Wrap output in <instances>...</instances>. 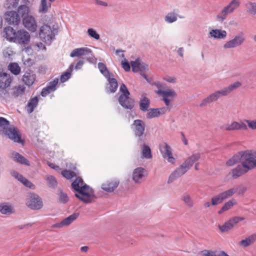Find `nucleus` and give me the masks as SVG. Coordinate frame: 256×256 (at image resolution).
<instances>
[{
    "instance_id": "obj_1",
    "label": "nucleus",
    "mask_w": 256,
    "mask_h": 256,
    "mask_svg": "<svg viewBox=\"0 0 256 256\" xmlns=\"http://www.w3.org/2000/svg\"><path fill=\"white\" fill-rule=\"evenodd\" d=\"M240 164L232 170L233 178H236L256 168V150H247L244 152L240 158Z\"/></svg>"
},
{
    "instance_id": "obj_2",
    "label": "nucleus",
    "mask_w": 256,
    "mask_h": 256,
    "mask_svg": "<svg viewBox=\"0 0 256 256\" xmlns=\"http://www.w3.org/2000/svg\"><path fill=\"white\" fill-rule=\"evenodd\" d=\"M0 134L8 136L16 142H21L20 136L14 126H10V122L3 117H0Z\"/></svg>"
},
{
    "instance_id": "obj_3",
    "label": "nucleus",
    "mask_w": 256,
    "mask_h": 256,
    "mask_svg": "<svg viewBox=\"0 0 256 256\" xmlns=\"http://www.w3.org/2000/svg\"><path fill=\"white\" fill-rule=\"evenodd\" d=\"M240 5V0H232L228 5L224 6L220 12L216 16V20L218 22H222L228 17V16L232 14L238 8Z\"/></svg>"
},
{
    "instance_id": "obj_4",
    "label": "nucleus",
    "mask_w": 256,
    "mask_h": 256,
    "mask_svg": "<svg viewBox=\"0 0 256 256\" xmlns=\"http://www.w3.org/2000/svg\"><path fill=\"white\" fill-rule=\"evenodd\" d=\"M121 94L118 98L120 104L126 109L131 110L134 106V101L130 98V93L124 84H122L120 88Z\"/></svg>"
},
{
    "instance_id": "obj_5",
    "label": "nucleus",
    "mask_w": 256,
    "mask_h": 256,
    "mask_svg": "<svg viewBox=\"0 0 256 256\" xmlns=\"http://www.w3.org/2000/svg\"><path fill=\"white\" fill-rule=\"evenodd\" d=\"M56 29L48 24L42 26L39 30L40 38L46 43L50 44L55 36Z\"/></svg>"
},
{
    "instance_id": "obj_6",
    "label": "nucleus",
    "mask_w": 256,
    "mask_h": 256,
    "mask_svg": "<svg viewBox=\"0 0 256 256\" xmlns=\"http://www.w3.org/2000/svg\"><path fill=\"white\" fill-rule=\"evenodd\" d=\"M75 196L84 202L90 203L92 200L94 194L92 190L88 186L84 184L75 194Z\"/></svg>"
},
{
    "instance_id": "obj_7",
    "label": "nucleus",
    "mask_w": 256,
    "mask_h": 256,
    "mask_svg": "<svg viewBox=\"0 0 256 256\" xmlns=\"http://www.w3.org/2000/svg\"><path fill=\"white\" fill-rule=\"evenodd\" d=\"M246 40L245 37L243 34H238L234 37L226 42L222 46L224 49L230 50L234 48L241 46Z\"/></svg>"
},
{
    "instance_id": "obj_8",
    "label": "nucleus",
    "mask_w": 256,
    "mask_h": 256,
    "mask_svg": "<svg viewBox=\"0 0 256 256\" xmlns=\"http://www.w3.org/2000/svg\"><path fill=\"white\" fill-rule=\"evenodd\" d=\"M26 204L30 208L34 210H40L43 206L42 198L35 194H30L28 196Z\"/></svg>"
},
{
    "instance_id": "obj_9",
    "label": "nucleus",
    "mask_w": 256,
    "mask_h": 256,
    "mask_svg": "<svg viewBox=\"0 0 256 256\" xmlns=\"http://www.w3.org/2000/svg\"><path fill=\"white\" fill-rule=\"evenodd\" d=\"M225 96H226L222 88L216 90L202 99L200 104V106L201 107L205 106L209 104L217 101L221 97Z\"/></svg>"
},
{
    "instance_id": "obj_10",
    "label": "nucleus",
    "mask_w": 256,
    "mask_h": 256,
    "mask_svg": "<svg viewBox=\"0 0 256 256\" xmlns=\"http://www.w3.org/2000/svg\"><path fill=\"white\" fill-rule=\"evenodd\" d=\"M159 148L162 156L165 160L171 164L176 163V159L173 156L172 148L169 145L164 142L160 145Z\"/></svg>"
},
{
    "instance_id": "obj_11",
    "label": "nucleus",
    "mask_w": 256,
    "mask_h": 256,
    "mask_svg": "<svg viewBox=\"0 0 256 256\" xmlns=\"http://www.w3.org/2000/svg\"><path fill=\"white\" fill-rule=\"evenodd\" d=\"M242 216H234L225 222L223 224H218V228L222 232H228L232 230L240 222L244 220Z\"/></svg>"
},
{
    "instance_id": "obj_12",
    "label": "nucleus",
    "mask_w": 256,
    "mask_h": 256,
    "mask_svg": "<svg viewBox=\"0 0 256 256\" xmlns=\"http://www.w3.org/2000/svg\"><path fill=\"white\" fill-rule=\"evenodd\" d=\"M5 21L10 25L18 26L21 22V18L20 14L14 10H9L6 12L4 14Z\"/></svg>"
},
{
    "instance_id": "obj_13",
    "label": "nucleus",
    "mask_w": 256,
    "mask_h": 256,
    "mask_svg": "<svg viewBox=\"0 0 256 256\" xmlns=\"http://www.w3.org/2000/svg\"><path fill=\"white\" fill-rule=\"evenodd\" d=\"M24 28L31 32H36L38 28V22L35 16L32 14L22 20Z\"/></svg>"
},
{
    "instance_id": "obj_14",
    "label": "nucleus",
    "mask_w": 256,
    "mask_h": 256,
    "mask_svg": "<svg viewBox=\"0 0 256 256\" xmlns=\"http://www.w3.org/2000/svg\"><path fill=\"white\" fill-rule=\"evenodd\" d=\"M221 129L226 131L246 130L248 126L242 121H232L230 124H226L221 126Z\"/></svg>"
},
{
    "instance_id": "obj_15",
    "label": "nucleus",
    "mask_w": 256,
    "mask_h": 256,
    "mask_svg": "<svg viewBox=\"0 0 256 256\" xmlns=\"http://www.w3.org/2000/svg\"><path fill=\"white\" fill-rule=\"evenodd\" d=\"M156 92L158 95H160L162 97V100L164 102L165 104L168 107L170 106V102L172 101L174 97L176 96V92L172 89H167L166 90H158Z\"/></svg>"
},
{
    "instance_id": "obj_16",
    "label": "nucleus",
    "mask_w": 256,
    "mask_h": 256,
    "mask_svg": "<svg viewBox=\"0 0 256 256\" xmlns=\"http://www.w3.org/2000/svg\"><path fill=\"white\" fill-rule=\"evenodd\" d=\"M234 190H233L232 188L212 197L211 199L212 205L216 206L222 203L224 200L232 196L234 194Z\"/></svg>"
},
{
    "instance_id": "obj_17",
    "label": "nucleus",
    "mask_w": 256,
    "mask_h": 256,
    "mask_svg": "<svg viewBox=\"0 0 256 256\" xmlns=\"http://www.w3.org/2000/svg\"><path fill=\"white\" fill-rule=\"evenodd\" d=\"M30 38V36L28 32L24 30H20L16 32L14 42L19 44H27Z\"/></svg>"
},
{
    "instance_id": "obj_18",
    "label": "nucleus",
    "mask_w": 256,
    "mask_h": 256,
    "mask_svg": "<svg viewBox=\"0 0 256 256\" xmlns=\"http://www.w3.org/2000/svg\"><path fill=\"white\" fill-rule=\"evenodd\" d=\"M188 170L182 164L172 172L168 176V183L170 184L174 182L178 178L184 175Z\"/></svg>"
},
{
    "instance_id": "obj_19",
    "label": "nucleus",
    "mask_w": 256,
    "mask_h": 256,
    "mask_svg": "<svg viewBox=\"0 0 256 256\" xmlns=\"http://www.w3.org/2000/svg\"><path fill=\"white\" fill-rule=\"evenodd\" d=\"M188 170L182 164L172 172L168 176V183L170 184L174 182L178 178L184 175Z\"/></svg>"
},
{
    "instance_id": "obj_20",
    "label": "nucleus",
    "mask_w": 256,
    "mask_h": 256,
    "mask_svg": "<svg viewBox=\"0 0 256 256\" xmlns=\"http://www.w3.org/2000/svg\"><path fill=\"white\" fill-rule=\"evenodd\" d=\"M120 181L117 178L110 179L104 182L101 186L102 188L108 192H114L118 186Z\"/></svg>"
},
{
    "instance_id": "obj_21",
    "label": "nucleus",
    "mask_w": 256,
    "mask_h": 256,
    "mask_svg": "<svg viewBox=\"0 0 256 256\" xmlns=\"http://www.w3.org/2000/svg\"><path fill=\"white\" fill-rule=\"evenodd\" d=\"M146 175V170L142 167L135 168L132 172V180L136 184H140L142 179Z\"/></svg>"
},
{
    "instance_id": "obj_22",
    "label": "nucleus",
    "mask_w": 256,
    "mask_h": 256,
    "mask_svg": "<svg viewBox=\"0 0 256 256\" xmlns=\"http://www.w3.org/2000/svg\"><path fill=\"white\" fill-rule=\"evenodd\" d=\"M132 128L136 136H141L144 134L145 130L144 122L140 120H134Z\"/></svg>"
},
{
    "instance_id": "obj_23",
    "label": "nucleus",
    "mask_w": 256,
    "mask_h": 256,
    "mask_svg": "<svg viewBox=\"0 0 256 256\" xmlns=\"http://www.w3.org/2000/svg\"><path fill=\"white\" fill-rule=\"evenodd\" d=\"M12 82L10 74L0 71V88L4 90L9 87Z\"/></svg>"
},
{
    "instance_id": "obj_24",
    "label": "nucleus",
    "mask_w": 256,
    "mask_h": 256,
    "mask_svg": "<svg viewBox=\"0 0 256 256\" xmlns=\"http://www.w3.org/2000/svg\"><path fill=\"white\" fill-rule=\"evenodd\" d=\"M209 36L216 40H224L226 38L227 32L222 29H212L208 33Z\"/></svg>"
},
{
    "instance_id": "obj_25",
    "label": "nucleus",
    "mask_w": 256,
    "mask_h": 256,
    "mask_svg": "<svg viewBox=\"0 0 256 256\" xmlns=\"http://www.w3.org/2000/svg\"><path fill=\"white\" fill-rule=\"evenodd\" d=\"M11 174L12 176L17 179L18 181L20 182L25 186L32 189L34 188V185L32 182L16 172L13 171L11 172Z\"/></svg>"
},
{
    "instance_id": "obj_26",
    "label": "nucleus",
    "mask_w": 256,
    "mask_h": 256,
    "mask_svg": "<svg viewBox=\"0 0 256 256\" xmlns=\"http://www.w3.org/2000/svg\"><path fill=\"white\" fill-rule=\"evenodd\" d=\"M92 50L87 47H82L74 49L70 54L72 58L81 56L91 54Z\"/></svg>"
},
{
    "instance_id": "obj_27",
    "label": "nucleus",
    "mask_w": 256,
    "mask_h": 256,
    "mask_svg": "<svg viewBox=\"0 0 256 256\" xmlns=\"http://www.w3.org/2000/svg\"><path fill=\"white\" fill-rule=\"evenodd\" d=\"M130 64L132 70L134 72L144 71L148 68V65L144 62H141L139 59H137L134 61H132Z\"/></svg>"
},
{
    "instance_id": "obj_28",
    "label": "nucleus",
    "mask_w": 256,
    "mask_h": 256,
    "mask_svg": "<svg viewBox=\"0 0 256 256\" xmlns=\"http://www.w3.org/2000/svg\"><path fill=\"white\" fill-rule=\"evenodd\" d=\"M26 91V87L23 85H18L13 86L11 89L10 94L14 98L22 96Z\"/></svg>"
},
{
    "instance_id": "obj_29",
    "label": "nucleus",
    "mask_w": 256,
    "mask_h": 256,
    "mask_svg": "<svg viewBox=\"0 0 256 256\" xmlns=\"http://www.w3.org/2000/svg\"><path fill=\"white\" fill-rule=\"evenodd\" d=\"M58 82V78H55L53 81L50 82L49 84L46 88H44L41 92V95L42 96H46L51 92L54 91L56 88V86Z\"/></svg>"
},
{
    "instance_id": "obj_30",
    "label": "nucleus",
    "mask_w": 256,
    "mask_h": 256,
    "mask_svg": "<svg viewBox=\"0 0 256 256\" xmlns=\"http://www.w3.org/2000/svg\"><path fill=\"white\" fill-rule=\"evenodd\" d=\"M16 32L10 26H6L4 30V36L10 42H14Z\"/></svg>"
},
{
    "instance_id": "obj_31",
    "label": "nucleus",
    "mask_w": 256,
    "mask_h": 256,
    "mask_svg": "<svg viewBox=\"0 0 256 256\" xmlns=\"http://www.w3.org/2000/svg\"><path fill=\"white\" fill-rule=\"evenodd\" d=\"M16 12L20 14V18H22V20L31 15L30 8L26 4H22L18 6Z\"/></svg>"
},
{
    "instance_id": "obj_32",
    "label": "nucleus",
    "mask_w": 256,
    "mask_h": 256,
    "mask_svg": "<svg viewBox=\"0 0 256 256\" xmlns=\"http://www.w3.org/2000/svg\"><path fill=\"white\" fill-rule=\"evenodd\" d=\"M36 80V74L31 70L26 71L22 76V80L28 86H32Z\"/></svg>"
},
{
    "instance_id": "obj_33",
    "label": "nucleus",
    "mask_w": 256,
    "mask_h": 256,
    "mask_svg": "<svg viewBox=\"0 0 256 256\" xmlns=\"http://www.w3.org/2000/svg\"><path fill=\"white\" fill-rule=\"evenodd\" d=\"M200 158V154L199 152L192 154L190 157L187 158L182 164L188 170L193 165L194 162L198 160Z\"/></svg>"
},
{
    "instance_id": "obj_34",
    "label": "nucleus",
    "mask_w": 256,
    "mask_h": 256,
    "mask_svg": "<svg viewBox=\"0 0 256 256\" xmlns=\"http://www.w3.org/2000/svg\"><path fill=\"white\" fill-rule=\"evenodd\" d=\"M14 212L12 204L7 202L0 203V212L2 214L10 215Z\"/></svg>"
},
{
    "instance_id": "obj_35",
    "label": "nucleus",
    "mask_w": 256,
    "mask_h": 256,
    "mask_svg": "<svg viewBox=\"0 0 256 256\" xmlns=\"http://www.w3.org/2000/svg\"><path fill=\"white\" fill-rule=\"evenodd\" d=\"M108 82L109 86L106 88L108 92L110 93H114L116 92L118 87V82L114 78H111L110 76L106 78Z\"/></svg>"
},
{
    "instance_id": "obj_36",
    "label": "nucleus",
    "mask_w": 256,
    "mask_h": 256,
    "mask_svg": "<svg viewBox=\"0 0 256 256\" xmlns=\"http://www.w3.org/2000/svg\"><path fill=\"white\" fill-rule=\"evenodd\" d=\"M256 240V234H252L238 242L240 246L246 248L252 244Z\"/></svg>"
},
{
    "instance_id": "obj_37",
    "label": "nucleus",
    "mask_w": 256,
    "mask_h": 256,
    "mask_svg": "<svg viewBox=\"0 0 256 256\" xmlns=\"http://www.w3.org/2000/svg\"><path fill=\"white\" fill-rule=\"evenodd\" d=\"M179 17L180 18H182L183 16H178V14L175 12H168L164 16V20L168 24H172L176 22Z\"/></svg>"
},
{
    "instance_id": "obj_38",
    "label": "nucleus",
    "mask_w": 256,
    "mask_h": 256,
    "mask_svg": "<svg viewBox=\"0 0 256 256\" xmlns=\"http://www.w3.org/2000/svg\"><path fill=\"white\" fill-rule=\"evenodd\" d=\"M242 86V84L241 82L236 81L230 84L228 86L222 89L226 96L230 94L233 90L240 88Z\"/></svg>"
},
{
    "instance_id": "obj_39",
    "label": "nucleus",
    "mask_w": 256,
    "mask_h": 256,
    "mask_svg": "<svg viewBox=\"0 0 256 256\" xmlns=\"http://www.w3.org/2000/svg\"><path fill=\"white\" fill-rule=\"evenodd\" d=\"M246 12L250 15L256 16V2L248 1L244 5Z\"/></svg>"
},
{
    "instance_id": "obj_40",
    "label": "nucleus",
    "mask_w": 256,
    "mask_h": 256,
    "mask_svg": "<svg viewBox=\"0 0 256 256\" xmlns=\"http://www.w3.org/2000/svg\"><path fill=\"white\" fill-rule=\"evenodd\" d=\"M12 156V159L16 162L26 166L30 165L28 160L18 152H13Z\"/></svg>"
},
{
    "instance_id": "obj_41",
    "label": "nucleus",
    "mask_w": 256,
    "mask_h": 256,
    "mask_svg": "<svg viewBox=\"0 0 256 256\" xmlns=\"http://www.w3.org/2000/svg\"><path fill=\"white\" fill-rule=\"evenodd\" d=\"M236 204V202L235 200L232 199L229 200L222 206L221 209L218 212V214H222L224 212L232 208Z\"/></svg>"
},
{
    "instance_id": "obj_42",
    "label": "nucleus",
    "mask_w": 256,
    "mask_h": 256,
    "mask_svg": "<svg viewBox=\"0 0 256 256\" xmlns=\"http://www.w3.org/2000/svg\"><path fill=\"white\" fill-rule=\"evenodd\" d=\"M150 102L149 99L144 96H142L140 101V108L142 111L148 110L150 106Z\"/></svg>"
},
{
    "instance_id": "obj_43",
    "label": "nucleus",
    "mask_w": 256,
    "mask_h": 256,
    "mask_svg": "<svg viewBox=\"0 0 256 256\" xmlns=\"http://www.w3.org/2000/svg\"><path fill=\"white\" fill-rule=\"evenodd\" d=\"M50 6V2H48L47 0H40L38 12L40 13H46Z\"/></svg>"
},
{
    "instance_id": "obj_44",
    "label": "nucleus",
    "mask_w": 256,
    "mask_h": 256,
    "mask_svg": "<svg viewBox=\"0 0 256 256\" xmlns=\"http://www.w3.org/2000/svg\"><path fill=\"white\" fill-rule=\"evenodd\" d=\"M78 213H74L68 217L62 220L64 226H70L72 224L78 216Z\"/></svg>"
},
{
    "instance_id": "obj_45",
    "label": "nucleus",
    "mask_w": 256,
    "mask_h": 256,
    "mask_svg": "<svg viewBox=\"0 0 256 256\" xmlns=\"http://www.w3.org/2000/svg\"><path fill=\"white\" fill-rule=\"evenodd\" d=\"M38 104V98L37 97H34L31 98L27 104V112L30 114L32 113L34 108L37 106Z\"/></svg>"
},
{
    "instance_id": "obj_46",
    "label": "nucleus",
    "mask_w": 256,
    "mask_h": 256,
    "mask_svg": "<svg viewBox=\"0 0 256 256\" xmlns=\"http://www.w3.org/2000/svg\"><path fill=\"white\" fill-rule=\"evenodd\" d=\"M182 200L187 206L192 208L194 206V201L188 194H184L182 196Z\"/></svg>"
},
{
    "instance_id": "obj_47",
    "label": "nucleus",
    "mask_w": 256,
    "mask_h": 256,
    "mask_svg": "<svg viewBox=\"0 0 256 256\" xmlns=\"http://www.w3.org/2000/svg\"><path fill=\"white\" fill-rule=\"evenodd\" d=\"M84 184L82 180L80 178H78L72 184V188L78 192L80 190L81 188L84 186Z\"/></svg>"
},
{
    "instance_id": "obj_48",
    "label": "nucleus",
    "mask_w": 256,
    "mask_h": 256,
    "mask_svg": "<svg viewBox=\"0 0 256 256\" xmlns=\"http://www.w3.org/2000/svg\"><path fill=\"white\" fill-rule=\"evenodd\" d=\"M8 68L10 72L14 75H18L20 72V68L17 63H10Z\"/></svg>"
},
{
    "instance_id": "obj_49",
    "label": "nucleus",
    "mask_w": 256,
    "mask_h": 256,
    "mask_svg": "<svg viewBox=\"0 0 256 256\" xmlns=\"http://www.w3.org/2000/svg\"><path fill=\"white\" fill-rule=\"evenodd\" d=\"M98 66L100 71L106 78L110 76V73L105 64L102 62H99Z\"/></svg>"
},
{
    "instance_id": "obj_50",
    "label": "nucleus",
    "mask_w": 256,
    "mask_h": 256,
    "mask_svg": "<svg viewBox=\"0 0 256 256\" xmlns=\"http://www.w3.org/2000/svg\"><path fill=\"white\" fill-rule=\"evenodd\" d=\"M142 158L150 159L152 158L151 150L150 148L146 145H144L142 148Z\"/></svg>"
},
{
    "instance_id": "obj_51",
    "label": "nucleus",
    "mask_w": 256,
    "mask_h": 256,
    "mask_svg": "<svg viewBox=\"0 0 256 256\" xmlns=\"http://www.w3.org/2000/svg\"><path fill=\"white\" fill-rule=\"evenodd\" d=\"M19 0H6L4 6L8 9L16 8L18 4Z\"/></svg>"
},
{
    "instance_id": "obj_52",
    "label": "nucleus",
    "mask_w": 256,
    "mask_h": 256,
    "mask_svg": "<svg viewBox=\"0 0 256 256\" xmlns=\"http://www.w3.org/2000/svg\"><path fill=\"white\" fill-rule=\"evenodd\" d=\"M234 190V194L236 193L238 195H242L244 194L246 190V187L244 185H238L232 188Z\"/></svg>"
},
{
    "instance_id": "obj_53",
    "label": "nucleus",
    "mask_w": 256,
    "mask_h": 256,
    "mask_svg": "<svg viewBox=\"0 0 256 256\" xmlns=\"http://www.w3.org/2000/svg\"><path fill=\"white\" fill-rule=\"evenodd\" d=\"M159 116L158 108H151L146 114L148 118H152Z\"/></svg>"
},
{
    "instance_id": "obj_54",
    "label": "nucleus",
    "mask_w": 256,
    "mask_h": 256,
    "mask_svg": "<svg viewBox=\"0 0 256 256\" xmlns=\"http://www.w3.org/2000/svg\"><path fill=\"white\" fill-rule=\"evenodd\" d=\"M88 35L92 38H93L95 40H98L100 38V34L97 32L92 28H90L87 31Z\"/></svg>"
},
{
    "instance_id": "obj_55",
    "label": "nucleus",
    "mask_w": 256,
    "mask_h": 256,
    "mask_svg": "<svg viewBox=\"0 0 256 256\" xmlns=\"http://www.w3.org/2000/svg\"><path fill=\"white\" fill-rule=\"evenodd\" d=\"M62 174L66 178L70 180L76 176V174L72 171L64 170L62 172Z\"/></svg>"
},
{
    "instance_id": "obj_56",
    "label": "nucleus",
    "mask_w": 256,
    "mask_h": 256,
    "mask_svg": "<svg viewBox=\"0 0 256 256\" xmlns=\"http://www.w3.org/2000/svg\"><path fill=\"white\" fill-rule=\"evenodd\" d=\"M46 180L50 186L54 187L56 186L57 182L54 176H46Z\"/></svg>"
},
{
    "instance_id": "obj_57",
    "label": "nucleus",
    "mask_w": 256,
    "mask_h": 256,
    "mask_svg": "<svg viewBox=\"0 0 256 256\" xmlns=\"http://www.w3.org/2000/svg\"><path fill=\"white\" fill-rule=\"evenodd\" d=\"M59 200L60 202L65 204L68 201V197L66 194L60 190L58 194Z\"/></svg>"
},
{
    "instance_id": "obj_58",
    "label": "nucleus",
    "mask_w": 256,
    "mask_h": 256,
    "mask_svg": "<svg viewBox=\"0 0 256 256\" xmlns=\"http://www.w3.org/2000/svg\"><path fill=\"white\" fill-rule=\"evenodd\" d=\"M244 122L248 124V126L252 130H256V120H244Z\"/></svg>"
},
{
    "instance_id": "obj_59",
    "label": "nucleus",
    "mask_w": 256,
    "mask_h": 256,
    "mask_svg": "<svg viewBox=\"0 0 256 256\" xmlns=\"http://www.w3.org/2000/svg\"><path fill=\"white\" fill-rule=\"evenodd\" d=\"M171 106H172L170 105V106L169 107L166 106V107H163L160 108H158V116H160V115H162L169 112L170 110Z\"/></svg>"
},
{
    "instance_id": "obj_60",
    "label": "nucleus",
    "mask_w": 256,
    "mask_h": 256,
    "mask_svg": "<svg viewBox=\"0 0 256 256\" xmlns=\"http://www.w3.org/2000/svg\"><path fill=\"white\" fill-rule=\"evenodd\" d=\"M70 77V72H64L60 76V80L62 82H64L68 80Z\"/></svg>"
},
{
    "instance_id": "obj_61",
    "label": "nucleus",
    "mask_w": 256,
    "mask_h": 256,
    "mask_svg": "<svg viewBox=\"0 0 256 256\" xmlns=\"http://www.w3.org/2000/svg\"><path fill=\"white\" fill-rule=\"evenodd\" d=\"M122 68L126 71L128 72L130 70V66L129 63L126 61H122Z\"/></svg>"
},
{
    "instance_id": "obj_62",
    "label": "nucleus",
    "mask_w": 256,
    "mask_h": 256,
    "mask_svg": "<svg viewBox=\"0 0 256 256\" xmlns=\"http://www.w3.org/2000/svg\"><path fill=\"white\" fill-rule=\"evenodd\" d=\"M164 80L168 82L174 84L176 82V78L174 76H168L164 78Z\"/></svg>"
},
{
    "instance_id": "obj_63",
    "label": "nucleus",
    "mask_w": 256,
    "mask_h": 256,
    "mask_svg": "<svg viewBox=\"0 0 256 256\" xmlns=\"http://www.w3.org/2000/svg\"><path fill=\"white\" fill-rule=\"evenodd\" d=\"M155 86L158 88V90H164L166 88V84L161 83L160 82H156L154 84Z\"/></svg>"
},
{
    "instance_id": "obj_64",
    "label": "nucleus",
    "mask_w": 256,
    "mask_h": 256,
    "mask_svg": "<svg viewBox=\"0 0 256 256\" xmlns=\"http://www.w3.org/2000/svg\"><path fill=\"white\" fill-rule=\"evenodd\" d=\"M236 160L234 158H232L226 162V165L228 166H232L236 164Z\"/></svg>"
}]
</instances>
